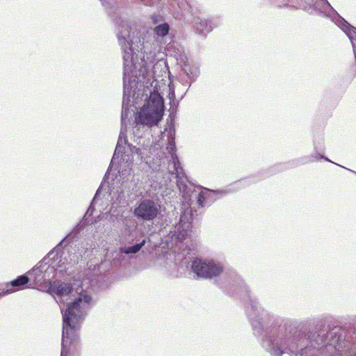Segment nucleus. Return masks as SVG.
<instances>
[{
  "label": "nucleus",
  "instance_id": "1",
  "mask_svg": "<svg viewBox=\"0 0 356 356\" xmlns=\"http://www.w3.org/2000/svg\"><path fill=\"white\" fill-rule=\"evenodd\" d=\"M134 24L123 22L118 28V38L122 49L124 65V96L122 101V123L128 118L131 97L138 109L136 121L138 124L152 127L161 120L164 111L162 96L157 89V81L154 80L151 87L140 92V82L147 74L148 62L155 57L154 49L149 42L141 41Z\"/></svg>",
  "mask_w": 356,
  "mask_h": 356
},
{
  "label": "nucleus",
  "instance_id": "2",
  "mask_svg": "<svg viewBox=\"0 0 356 356\" xmlns=\"http://www.w3.org/2000/svg\"><path fill=\"white\" fill-rule=\"evenodd\" d=\"M95 282L87 277L72 284L61 283L50 284L51 291L60 298L66 297L67 307L63 312V338L60 356H67L71 345L78 339V330L88 310L95 301L92 294Z\"/></svg>",
  "mask_w": 356,
  "mask_h": 356
},
{
  "label": "nucleus",
  "instance_id": "3",
  "mask_svg": "<svg viewBox=\"0 0 356 356\" xmlns=\"http://www.w3.org/2000/svg\"><path fill=\"white\" fill-rule=\"evenodd\" d=\"M340 337L336 333L330 332L326 337L318 336L311 346L303 347L302 343L296 344L282 337L269 339L266 337L263 346L272 356H341L340 348Z\"/></svg>",
  "mask_w": 356,
  "mask_h": 356
},
{
  "label": "nucleus",
  "instance_id": "4",
  "mask_svg": "<svg viewBox=\"0 0 356 356\" xmlns=\"http://www.w3.org/2000/svg\"><path fill=\"white\" fill-rule=\"evenodd\" d=\"M163 154L165 158L169 161L168 168L171 174L176 175L177 186L180 191L183 193V197L186 202V204H184V207H186V210L181 215L180 221L175 227V231L170 232L172 238H175V240L181 242L188 235L191 227V210L188 207L190 205L191 194L189 192L191 189L184 184V181L182 180V169L175 154V145L172 140L168 142L166 147V152H164Z\"/></svg>",
  "mask_w": 356,
  "mask_h": 356
},
{
  "label": "nucleus",
  "instance_id": "5",
  "mask_svg": "<svg viewBox=\"0 0 356 356\" xmlns=\"http://www.w3.org/2000/svg\"><path fill=\"white\" fill-rule=\"evenodd\" d=\"M127 145V148L131 153L136 154L142 161H144L146 163L149 164V162L146 156L147 149L144 147H143V148L136 147L132 144H128L127 140L124 136V133L122 129L119 136L114 155L108 169V176L110 175L113 168H114L118 170V173L123 175L130 171L132 164V156L126 154V152H123V151L125 150L124 145Z\"/></svg>",
  "mask_w": 356,
  "mask_h": 356
},
{
  "label": "nucleus",
  "instance_id": "6",
  "mask_svg": "<svg viewBox=\"0 0 356 356\" xmlns=\"http://www.w3.org/2000/svg\"><path fill=\"white\" fill-rule=\"evenodd\" d=\"M192 270L198 277L212 278L222 273V267L219 262L214 260L197 259L193 261Z\"/></svg>",
  "mask_w": 356,
  "mask_h": 356
},
{
  "label": "nucleus",
  "instance_id": "7",
  "mask_svg": "<svg viewBox=\"0 0 356 356\" xmlns=\"http://www.w3.org/2000/svg\"><path fill=\"white\" fill-rule=\"evenodd\" d=\"M322 8H319L321 13L332 18L335 24L340 27L348 36L355 50V42H356V29L351 26L344 19L341 18L332 8L327 0H322Z\"/></svg>",
  "mask_w": 356,
  "mask_h": 356
},
{
  "label": "nucleus",
  "instance_id": "8",
  "mask_svg": "<svg viewBox=\"0 0 356 356\" xmlns=\"http://www.w3.org/2000/svg\"><path fill=\"white\" fill-rule=\"evenodd\" d=\"M159 210V204L152 200L145 199L136 204L134 214L139 219L150 221L157 216Z\"/></svg>",
  "mask_w": 356,
  "mask_h": 356
},
{
  "label": "nucleus",
  "instance_id": "9",
  "mask_svg": "<svg viewBox=\"0 0 356 356\" xmlns=\"http://www.w3.org/2000/svg\"><path fill=\"white\" fill-rule=\"evenodd\" d=\"M252 308L254 310V313H250L248 316L251 320L252 328L255 334H261L266 327V321L264 315V311H257L256 305H251Z\"/></svg>",
  "mask_w": 356,
  "mask_h": 356
},
{
  "label": "nucleus",
  "instance_id": "10",
  "mask_svg": "<svg viewBox=\"0 0 356 356\" xmlns=\"http://www.w3.org/2000/svg\"><path fill=\"white\" fill-rule=\"evenodd\" d=\"M200 190L197 194L195 193V191H193L192 193H194V195L197 198V203L200 206H204L207 203L212 202L216 198V195L218 193V191H210L207 188H199Z\"/></svg>",
  "mask_w": 356,
  "mask_h": 356
},
{
  "label": "nucleus",
  "instance_id": "11",
  "mask_svg": "<svg viewBox=\"0 0 356 356\" xmlns=\"http://www.w3.org/2000/svg\"><path fill=\"white\" fill-rule=\"evenodd\" d=\"M29 280L26 275L18 277L17 279L12 281L10 284H6V287L2 289V293L6 295L21 289L22 286L28 283Z\"/></svg>",
  "mask_w": 356,
  "mask_h": 356
},
{
  "label": "nucleus",
  "instance_id": "12",
  "mask_svg": "<svg viewBox=\"0 0 356 356\" xmlns=\"http://www.w3.org/2000/svg\"><path fill=\"white\" fill-rule=\"evenodd\" d=\"M182 69L189 78H196L199 75V67L197 65H189L185 56H180Z\"/></svg>",
  "mask_w": 356,
  "mask_h": 356
},
{
  "label": "nucleus",
  "instance_id": "13",
  "mask_svg": "<svg viewBox=\"0 0 356 356\" xmlns=\"http://www.w3.org/2000/svg\"><path fill=\"white\" fill-rule=\"evenodd\" d=\"M145 243L146 240L143 239L140 242L134 245L124 246L120 248L119 249V253L120 254L119 259H122L121 258L122 257V254H127L131 257V255L138 253L141 250V248L145 245Z\"/></svg>",
  "mask_w": 356,
  "mask_h": 356
},
{
  "label": "nucleus",
  "instance_id": "14",
  "mask_svg": "<svg viewBox=\"0 0 356 356\" xmlns=\"http://www.w3.org/2000/svg\"><path fill=\"white\" fill-rule=\"evenodd\" d=\"M41 268V262H40L35 268H33L31 271L27 273L30 275L31 279L33 280V282L38 285H43L46 283V280H44L43 273L40 272Z\"/></svg>",
  "mask_w": 356,
  "mask_h": 356
},
{
  "label": "nucleus",
  "instance_id": "15",
  "mask_svg": "<svg viewBox=\"0 0 356 356\" xmlns=\"http://www.w3.org/2000/svg\"><path fill=\"white\" fill-rule=\"evenodd\" d=\"M40 272L43 273L44 280H46V283H49L51 284V280L54 278L56 268L54 266H51L46 262L41 261V268Z\"/></svg>",
  "mask_w": 356,
  "mask_h": 356
},
{
  "label": "nucleus",
  "instance_id": "16",
  "mask_svg": "<svg viewBox=\"0 0 356 356\" xmlns=\"http://www.w3.org/2000/svg\"><path fill=\"white\" fill-rule=\"evenodd\" d=\"M195 23V29L199 32V33L204 35L211 31L212 29L211 25H209L207 21L205 19L197 18Z\"/></svg>",
  "mask_w": 356,
  "mask_h": 356
},
{
  "label": "nucleus",
  "instance_id": "17",
  "mask_svg": "<svg viewBox=\"0 0 356 356\" xmlns=\"http://www.w3.org/2000/svg\"><path fill=\"white\" fill-rule=\"evenodd\" d=\"M169 31V25L166 23H163L156 26L154 29L155 33L160 37L165 36Z\"/></svg>",
  "mask_w": 356,
  "mask_h": 356
},
{
  "label": "nucleus",
  "instance_id": "18",
  "mask_svg": "<svg viewBox=\"0 0 356 356\" xmlns=\"http://www.w3.org/2000/svg\"><path fill=\"white\" fill-rule=\"evenodd\" d=\"M98 195H99V191H97V192L96 193V195H95V197L93 198L90 207L88 208V209L86 211L85 217H86L88 215L91 216L92 214L93 207H94L95 204L96 203V202L97 201Z\"/></svg>",
  "mask_w": 356,
  "mask_h": 356
},
{
  "label": "nucleus",
  "instance_id": "19",
  "mask_svg": "<svg viewBox=\"0 0 356 356\" xmlns=\"http://www.w3.org/2000/svg\"><path fill=\"white\" fill-rule=\"evenodd\" d=\"M169 90L170 91V93H169V98L170 99H172L175 97V89L172 86H169Z\"/></svg>",
  "mask_w": 356,
  "mask_h": 356
},
{
  "label": "nucleus",
  "instance_id": "20",
  "mask_svg": "<svg viewBox=\"0 0 356 356\" xmlns=\"http://www.w3.org/2000/svg\"><path fill=\"white\" fill-rule=\"evenodd\" d=\"M59 263H61V264H58V265L57 266V268H62V267H64V268H67V266H67L68 264H66V263H65V261H63L62 260H60V261H59Z\"/></svg>",
  "mask_w": 356,
  "mask_h": 356
},
{
  "label": "nucleus",
  "instance_id": "21",
  "mask_svg": "<svg viewBox=\"0 0 356 356\" xmlns=\"http://www.w3.org/2000/svg\"><path fill=\"white\" fill-rule=\"evenodd\" d=\"M2 296H4V294L2 293V291H0V297Z\"/></svg>",
  "mask_w": 356,
  "mask_h": 356
},
{
  "label": "nucleus",
  "instance_id": "22",
  "mask_svg": "<svg viewBox=\"0 0 356 356\" xmlns=\"http://www.w3.org/2000/svg\"><path fill=\"white\" fill-rule=\"evenodd\" d=\"M57 302H60L63 300H56Z\"/></svg>",
  "mask_w": 356,
  "mask_h": 356
}]
</instances>
